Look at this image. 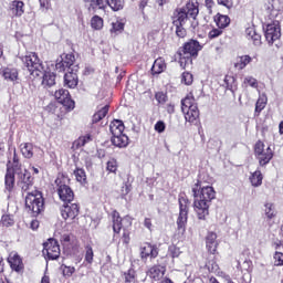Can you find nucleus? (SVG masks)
I'll list each match as a JSON object with an SVG mask.
<instances>
[{
  "instance_id": "1",
  "label": "nucleus",
  "mask_w": 283,
  "mask_h": 283,
  "mask_svg": "<svg viewBox=\"0 0 283 283\" xmlns=\"http://www.w3.org/2000/svg\"><path fill=\"white\" fill-rule=\"evenodd\" d=\"M202 50V45L198 40L190 39L188 42H185L181 48L177 51V56L179 59L180 66L182 70L187 67V63H191L193 56H198V52Z\"/></svg>"
},
{
  "instance_id": "2",
  "label": "nucleus",
  "mask_w": 283,
  "mask_h": 283,
  "mask_svg": "<svg viewBox=\"0 0 283 283\" xmlns=\"http://www.w3.org/2000/svg\"><path fill=\"white\" fill-rule=\"evenodd\" d=\"M181 112L187 123H198L200 119V109L198 108V103H196L193 92L188 93L181 99Z\"/></svg>"
},
{
  "instance_id": "3",
  "label": "nucleus",
  "mask_w": 283,
  "mask_h": 283,
  "mask_svg": "<svg viewBox=\"0 0 283 283\" xmlns=\"http://www.w3.org/2000/svg\"><path fill=\"white\" fill-rule=\"evenodd\" d=\"M111 218H112L114 238H116V235H120V231H123L119 242H122L125 249H129V244H132V231L123 227V222L125 219L120 217V212H118V210H114L111 213Z\"/></svg>"
},
{
  "instance_id": "4",
  "label": "nucleus",
  "mask_w": 283,
  "mask_h": 283,
  "mask_svg": "<svg viewBox=\"0 0 283 283\" xmlns=\"http://www.w3.org/2000/svg\"><path fill=\"white\" fill-rule=\"evenodd\" d=\"M25 207L31 211L32 216L36 218L39 213L45 209V199L43 198V192L39 191L36 188L25 196Z\"/></svg>"
},
{
  "instance_id": "5",
  "label": "nucleus",
  "mask_w": 283,
  "mask_h": 283,
  "mask_svg": "<svg viewBox=\"0 0 283 283\" xmlns=\"http://www.w3.org/2000/svg\"><path fill=\"white\" fill-rule=\"evenodd\" d=\"M22 63H24L30 76L33 78H41V76H43V70L45 67L36 52H29L24 57H22Z\"/></svg>"
},
{
  "instance_id": "6",
  "label": "nucleus",
  "mask_w": 283,
  "mask_h": 283,
  "mask_svg": "<svg viewBox=\"0 0 283 283\" xmlns=\"http://www.w3.org/2000/svg\"><path fill=\"white\" fill-rule=\"evenodd\" d=\"M179 216L177 218V229L179 233H185L187 231V222L189 220V206L191 201H189V197L182 193L179 195Z\"/></svg>"
},
{
  "instance_id": "7",
  "label": "nucleus",
  "mask_w": 283,
  "mask_h": 283,
  "mask_svg": "<svg viewBox=\"0 0 283 283\" xmlns=\"http://www.w3.org/2000/svg\"><path fill=\"white\" fill-rule=\"evenodd\" d=\"M264 147V142H262L261 139H259L253 147L254 156L259 161V167H266V165H269V163H271V160H273V157L275 156V153L273 151L271 146H268L266 148Z\"/></svg>"
},
{
  "instance_id": "8",
  "label": "nucleus",
  "mask_w": 283,
  "mask_h": 283,
  "mask_svg": "<svg viewBox=\"0 0 283 283\" xmlns=\"http://www.w3.org/2000/svg\"><path fill=\"white\" fill-rule=\"evenodd\" d=\"M192 196L193 198H199V200L211 205V201L216 200V189L211 186L202 187V182L198 180L192 186Z\"/></svg>"
},
{
  "instance_id": "9",
  "label": "nucleus",
  "mask_w": 283,
  "mask_h": 283,
  "mask_svg": "<svg viewBox=\"0 0 283 283\" xmlns=\"http://www.w3.org/2000/svg\"><path fill=\"white\" fill-rule=\"evenodd\" d=\"M42 253L45 260H59L61 258V245H59V241L56 239H48L43 243Z\"/></svg>"
},
{
  "instance_id": "10",
  "label": "nucleus",
  "mask_w": 283,
  "mask_h": 283,
  "mask_svg": "<svg viewBox=\"0 0 283 283\" xmlns=\"http://www.w3.org/2000/svg\"><path fill=\"white\" fill-rule=\"evenodd\" d=\"M55 185L57 187V196L64 205L74 202V190L69 185L64 184L61 178L55 179Z\"/></svg>"
},
{
  "instance_id": "11",
  "label": "nucleus",
  "mask_w": 283,
  "mask_h": 283,
  "mask_svg": "<svg viewBox=\"0 0 283 283\" xmlns=\"http://www.w3.org/2000/svg\"><path fill=\"white\" fill-rule=\"evenodd\" d=\"M54 97L60 103V105H63L65 108V112H72L74 107H76V103L74 99H72V95H70V91L65 88H60L55 91Z\"/></svg>"
},
{
  "instance_id": "12",
  "label": "nucleus",
  "mask_w": 283,
  "mask_h": 283,
  "mask_svg": "<svg viewBox=\"0 0 283 283\" xmlns=\"http://www.w3.org/2000/svg\"><path fill=\"white\" fill-rule=\"evenodd\" d=\"M76 62V56L73 53H64L61 55V60L56 61L55 70L57 72H71L74 70V63Z\"/></svg>"
},
{
  "instance_id": "13",
  "label": "nucleus",
  "mask_w": 283,
  "mask_h": 283,
  "mask_svg": "<svg viewBox=\"0 0 283 283\" xmlns=\"http://www.w3.org/2000/svg\"><path fill=\"white\" fill-rule=\"evenodd\" d=\"M265 41H268L269 45H273L275 41L282 36V31L280 29V21H272L265 28Z\"/></svg>"
},
{
  "instance_id": "14",
  "label": "nucleus",
  "mask_w": 283,
  "mask_h": 283,
  "mask_svg": "<svg viewBox=\"0 0 283 283\" xmlns=\"http://www.w3.org/2000/svg\"><path fill=\"white\" fill-rule=\"evenodd\" d=\"M193 198V211L198 220H207V218H209V207H211V203L202 201L198 197Z\"/></svg>"
},
{
  "instance_id": "15",
  "label": "nucleus",
  "mask_w": 283,
  "mask_h": 283,
  "mask_svg": "<svg viewBox=\"0 0 283 283\" xmlns=\"http://www.w3.org/2000/svg\"><path fill=\"white\" fill-rule=\"evenodd\" d=\"M78 213H81V206L78 203H64L61 208L63 220H76Z\"/></svg>"
},
{
  "instance_id": "16",
  "label": "nucleus",
  "mask_w": 283,
  "mask_h": 283,
  "mask_svg": "<svg viewBox=\"0 0 283 283\" xmlns=\"http://www.w3.org/2000/svg\"><path fill=\"white\" fill-rule=\"evenodd\" d=\"M7 262L11 269V271H13L14 273H23V271H25V264H23V258H21V255H19V253L14 252V253H10Z\"/></svg>"
},
{
  "instance_id": "17",
  "label": "nucleus",
  "mask_w": 283,
  "mask_h": 283,
  "mask_svg": "<svg viewBox=\"0 0 283 283\" xmlns=\"http://www.w3.org/2000/svg\"><path fill=\"white\" fill-rule=\"evenodd\" d=\"M158 245L146 242L140 247L139 255L142 260H156V258H158Z\"/></svg>"
},
{
  "instance_id": "18",
  "label": "nucleus",
  "mask_w": 283,
  "mask_h": 283,
  "mask_svg": "<svg viewBox=\"0 0 283 283\" xmlns=\"http://www.w3.org/2000/svg\"><path fill=\"white\" fill-rule=\"evenodd\" d=\"M22 193H32L34 191V178L30 176L28 170H24V174L20 177V181L18 182Z\"/></svg>"
},
{
  "instance_id": "19",
  "label": "nucleus",
  "mask_w": 283,
  "mask_h": 283,
  "mask_svg": "<svg viewBox=\"0 0 283 283\" xmlns=\"http://www.w3.org/2000/svg\"><path fill=\"white\" fill-rule=\"evenodd\" d=\"M218 234L216 232H208L206 235V249L210 255H218Z\"/></svg>"
},
{
  "instance_id": "20",
  "label": "nucleus",
  "mask_w": 283,
  "mask_h": 283,
  "mask_svg": "<svg viewBox=\"0 0 283 283\" xmlns=\"http://www.w3.org/2000/svg\"><path fill=\"white\" fill-rule=\"evenodd\" d=\"M0 75L8 83H19V70L17 67H10V66L1 67Z\"/></svg>"
},
{
  "instance_id": "21",
  "label": "nucleus",
  "mask_w": 283,
  "mask_h": 283,
  "mask_svg": "<svg viewBox=\"0 0 283 283\" xmlns=\"http://www.w3.org/2000/svg\"><path fill=\"white\" fill-rule=\"evenodd\" d=\"M165 273H167V265L161 264H155L147 271L148 277L155 282H160L165 277Z\"/></svg>"
},
{
  "instance_id": "22",
  "label": "nucleus",
  "mask_w": 283,
  "mask_h": 283,
  "mask_svg": "<svg viewBox=\"0 0 283 283\" xmlns=\"http://www.w3.org/2000/svg\"><path fill=\"white\" fill-rule=\"evenodd\" d=\"M64 87L69 90H76L78 87V74L76 70H71L64 74Z\"/></svg>"
},
{
  "instance_id": "23",
  "label": "nucleus",
  "mask_w": 283,
  "mask_h": 283,
  "mask_svg": "<svg viewBox=\"0 0 283 283\" xmlns=\"http://www.w3.org/2000/svg\"><path fill=\"white\" fill-rule=\"evenodd\" d=\"M199 6L198 1L193 2L189 0L185 7H181V10L186 12L188 19H197L198 14H200Z\"/></svg>"
},
{
  "instance_id": "24",
  "label": "nucleus",
  "mask_w": 283,
  "mask_h": 283,
  "mask_svg": "<svg viewBox=\"0 0 283 283\" xmlns=\"http://www.w3.org/2000/svg\"><path fill=\"white\" fill-rule=\"evenodd\" d=\"M189 17L187 15V12H185V9H175L172 14V25H185V23H187Z\"/></svg>"
},
{
  "instance_id": "25",
  "label": "nucleus",
  "mask_w": 283,
  "mask_h": 283,
  "mask_svg": "<svg viewBox=\"0 0 283 283\" xmlns=\"http://www.w3.org/2000/svg\"><path fill=\"white\" fill-rule=\"evenodd\" d=\"M41 78L43 87H54V85H56V73L52 71H45V69H43Z\"/></svg>"
},
{
  "instance_id": "26",
  "label": "nucleus",
  "mask_w": 283,
  "mask_h": 283,
  "mask_svg": "<svg viewBox=\"0 0 283 283\" xmlns=\"http://www.w3.org/2000/svg\"><path fill=\"white\" fill-rule=\"evenodd\" d=\"M165 70H167V62H165V57H157L153 63L150 73L153 76H158V74H163Z\"/></svg>"
},
{
  "instance_id": "27",
  "label": "nucleus",
  "mask_w": 283,
  "mask_h": 283,
  "mask_svg": "<svg viewBox=\"0 0 283 283\" xmlns=\"http://www.w3.org/2000/svg\"><path fill=\"white\" fill-rule=\"evenodd\" d=\"M111 143L112 145H114V147H118L119 149H123L127 147V145H129V137L124 133H122L120 135L112 136Z\"/></svg>"
},
{
  "instance_id": "28",
  "label": "nucleus",
  "mask_w": 283,
  "mask_h": 283,
  "mask_svg": "<svg viewBox=\"0 0 283 283\" xmlns=\"http://www.w3.org/2000/svg\"><path fill=\"white\" fill-rule=\"evenodd\" d=\"M213 21H214L217 28H220L221 30H226V28H229V25H231V18H229V15H224L222 13H217L213 17Z\"/></svg>"
},
{
  "instance_id": "29",
  "label": "nucleus",
  "mask_w": 283,
  "mask_h": 283,
  "mask_svg": "<svg viewBox=\"0 0 283 283\" xmlns=\"http://www.w3.org/2000/svg\"><path fill=\"white\" fill-rule=\"evenodd\" d=\"M109 132L112 136H120L125 132V124L120 119H114L111 122Z\"/></svg>"
},
{
  "instance_id": "30",
  "label": "nucleus",
  "mask_w": 283,
  "mask_h": 283,
  "mask_svg": "<svg viewBox=\"0 0 283 283\" xmlns=\"http://www.w3.org/2000/svg\"><path fill=\"white\" fill-rule=\"evenodd\" d=\"M25 3L21 0H13L10 10L14 17H23L25 14Z\"/></svg>"
},
{
  "instance_id": "31",
  "label": "nucleus",
  "mask_w": 283,
  "mask_h": 283,
  "mask_svg": "<svg viewBox=\"0 0 283 283\" xmlns=\"http://www.w3.org/2000/svg\"><path fill=\"white\" fill-rule=\"evenodd\" d=\"M248 41H252L253 45H262V35L253 28L245 30Z\"/></svg>"
},
{
  "instance_id": "32",
  "label": "nucleus",
  "mask_w": 283,
  "mask_h": 283,
  "mask_svg": "<svg viewBox=\"0 0 283 283\" xmlns=\"http://www.w3.org/2000/svg\"><path fill=\"white\" fill-rule=\"evenodd\" d=\"M253 62V57L251 55H241L238 56L235 62H234V67L239 71L244 70L247 65L251 64Z\"/></svg>"
},
{
  "instance_id": "33",
  "label": "nucleus",
  "mask_w": 283,
  "mask_h": 283,
  "mask_svg": "<svg viewBox=\"0 0 283 283\" xmlns=\"http://www.w3.org/2000/svg\"><path fill=\"white\" fill-rule=\"evenodd\" d=\"M15 185V176L12 174V170H7L4 175V187L9 193H12Z\"/></svg>"
},
{
  "instance_id": "34",
  "label": "nucleus",
  "mask_w": 283,
  "mask_h": 283,
  "mask_svg": "<svg viewBox=\"0 0 283 283\" xmlns=\"http://www.w3.org/2000/svg\"><path fill=\"white\" fill-rule=\"evenodd\" d=\"M249 180L252 185V187H262V181L264 180V175H262V171L259 170V168L251 172Z\"/></svg>"
},
{
  "instance_id": "35",
  "label": "nucleus",
  "mask_w": 283,
  "mask_h": 283,
  "mask_svg": "<svg viewBox=\"0 0 283 283\" xmlns=\"http://www.w3.org/2000/svg\"><path fill=\"white\" fill-rule=\"evenodd\" d=\"M109 114V105L103 106L101 109H98L92 117L93 125H96V123H101L105 116Z\"/></svg>"
},
{
  "instance_id": "36",
  "label": "nucleus",
  "mask_w": 283,
  "mask_h": 283,
  "mask_svg": "<svg viewBox=\"0 0 283 283\" xmlns=\"http://www.w3.org/2000/svg\"><path fill=\"white\" fill-rule=\"evenodd\" d=\"M73 175L75 177L76 182H80V185H87V174L85 172V169L76 167L73 171Z\"/></svg>"
},
{
  "instance_id": "37",
  "label": "nucleus",
  "mask_w": 283,
  "mask_h": 283,
  "mask_svg": "<svg viewBox=\"0 0 283 283\" xmlns=\"http://www.w3.org/2000/svg\"><path fill=\"white\" fill-rule=\"evenodd\" d=\"M21 154L30 159L34 157V145L32 143H24L21 145Z\"/></svg>"
},
{
  "instance_id": "38",
  "label": "nucleus",
  "mask_w": 283,
  "mask_h": 283,
  "mask_svg": "<svg viewBox=\"0 0 283 283\" xmlns=\"http://www.w3.org/2000/svg\"><path fill=\"white\" fill-rule=\"evenodd\" d=\"M106 3L113 12H120L125 8V0H106Z\"/></svg>"
},
{
  "instance_id": "39",
  "label": "nucleus",
  "mask_w": 283,
  "mask_h": 283,
  "mask_svg": "<svg viewBox=\"0 0 283 283\" xmlns=\"http://www.w3.org/2000/svg\"><path fill=\"white\" fill-rule=\"evenodd\" d=\"M224 84L227 90H230V92H235V90H238V80L233 75H226Z\"/></svg>"
},
{
  "instance_id": "40",
  "label": "nucleus",
  "mask_w": 283,
  "mask_h": 283,
  "mask_svg": "<svg viewBox=\"0 0 283 283\" xmlns=\"http://www.w3.org/2000/svg\"><path fill=\"white\" fill-rule=\"evenodd\" d=\"M111 34H114L115 36H118V34H123L125 32V23L122 21H115L112 22V28L109 30Z\"/></svg>"
},
{
  "instance_id": "41",
  "label": "nucleus",
  "mask_w": 283,
  "mask_h": 283,
  "mask_svg": "<svg viewBox=\"0 0 283 283\" xmlns=\"http://www.w3.org/2000/svg\"><path fill=\"white\" fill-rule=\"evenodd\" d=\"M105 25V20L101 15H93L91 18V28L92 30H103Z\"/></svg>"
},
{
  "instance_id": "42",
  "label": "nucleus",
  "mask_w": 283,
  "mask_h": 283,
  "mask_svg": "<svg viewBox=\"0 0 283 283\" xmlns=\"http://www.w3.org/2000/svg\"><path fill=\"white\" fill-rule=\"evenodd\" d=\"M87 143H92V135L87 134L78 137L74 143L75 149H81V147H85Z\"/></svg>"
},
{
  "instance_id": "43",
  "label": "nucleus",
  "mask_w": 283,
  "mask_h": 283,
  "mask_svg": "<svg viewBox=\"0 0 283 283\" xmlns=\"http://www.w3.org/2000/svg\"><path fill=\"white\" fill-rule=\"evenodd\" d=\"M125 283H138V279L136 277V270L133 268L128 269L127 272L123 273Z\"/></svg>"
},
{
  "instance_id": "44",
  "label": "nucleus",
  "mask_w": 283,
  "mask_h": 283,
  "mask_svg": "<svg viewBox=\"0 0 283 283\" xmlns=\"http://www.w3.org/2000/svg\"><path fill=\"white\" fill-rule=\"evenodd\" d=\"M10 170L12 171L13 176H15V174H17L18 176H20V178H21V176H23V174H25V172H23V166L21 165V163L12 164L10 166V161H8L7 171H10Z\"/></svg>"
},
{
  "instance_id": "45",
  "label": "nucleus",
  "mask_w": 283,
  "mask_h": 283,
  "mask_svg": "<svg viewBox=\"0 0 283 283\" xmlns=\"http://www.w3.org/2000/svg\"><path fill=\"white\" fill-rule=\"evenodd\" d=\"M264 107H266V97H264V96L259 97L255 103L254 114L256 116H260V114H262V111L264 109Z\"/></svg>"
},
{
  "instance_id": "46",
  "label": "nucleus",
  "mask_w": 283,
  "mask_h": 283,
  "mask_svg": "<svg viewBox=\"0 0 283 283\" xmlns=\"http://www.w3.org/2000/svg\"><path fill=\"white\" fill-rule=\"evenodd\" d=\"M265 216L268 218V220H273V218H275V216H277V212L275 211V207L273 206V203H265Z\"/></svg>"
},
{
  "instance_id": "47",
  "label": "nucleus",
  "mask_w": 283,
  "mask_h": 283,
  "mask_svg": "<svg viewBox=\"0 0 283 283\" xmlns=\"http://www.w3.org/2000/svg\"><path fill=\"white\" fill-rule=\"evenodd\" d=\"M242 86L243 87H253L254 90H258V80L253 76H247L243 80Z\"/></svg>"
},
{
  "instance_id": "48",
  "label": "nucleus",
  "mask_w": 283,
  "mask_h": 283,
  "mask_svg": "<svg viewBox=\"0 0 283 283\" xmlns=\"http://www.w3.org/2000/svg\"><path fill=\"white\" fill-rule=\"evenodd\" d=\"M62 274L64 277H72V275H74V273H76V268L74 266H67L65 264H62L60 266Z\"/></svg>"
},
{
  "instance_id": "49",
  "label": "nucleus",
  "mask_w": 283,
  "mask_h": 283,
  "mask_svg": "<svg viewBox=\"0 0 283 283\" xmlns=\"http://www.w3.org/2000/svg\"><path fill=\"white\" fill-rule=\"evenodd\" d=\"M85 262L87 264H92L94 262V249H92V245L90 244L85 245Z\"/></svg>"
},
{
  "instance_id": "50",
  "label": "nucleus",
  "mask_w": 283,
  "mask_h": 283,
  "mask_svg": "<svg viewBox=\"0 0 283 283\" xmlns=\"http://www.w3.org/2000/svg\"><path fill=\"white\" fill-rule=\"evenodd\" d=\"M106 170L108 174H116L118 171V161L116 159H111L106 164Z\"/></svg>"
},
{
  "instance_id": "51",
  "label": "nucleus",
  "mask_w": 283,
  "mask_h": 283,
  "mask_svg": "<svg viewBox=\"0 0 283 283\" xmlns=\"http://www.w3.org/2000/svg\"><path fill=\"white\" fill-rule=\"evenodd\" d=\"M223 33H224V29H220V27L213 28L212 30L209 31L208 39L210 40L218 39V36H222Z\"/></svg>"
},
{
  "instance_id": "52",
  "label": "nucleus",
  "mask_w": 283,
  "mask_h": 283,
  "mask_svg": "<svg viewBox=\"0 0 283 283\" xmlns=\"http://www.w3.org/2000/svg\"><path fill=\"white\" fill-rule=\"evenodd\" d=\"M2 227H14V218L11 214H3L1 217Z\"/></svg>"
},
{
  "instance_id": "53",
  "label": "nucleus",
  "mask_w": 283,
  "mask_h": 283,
  "mask_svg": "<svg viewBox=\"0 0 283 283\" xmlns=\"http://www.w3.org/2000/svg\"><path fill=\"white\" fill-rule=\"evenodd\" d=\"M175 34L178 36V39H185L187 36V29H185V25H175Z\"/></svg>"
},
{
  "instance_id": "54",
  "label": "nucleus",
  "mask_w": 283,
  "mask_h": 283,
  "mask_svg": "<svg viewBox=\"0 0 283 283\" xmlns=\"http://www.w3.org/2000/svg\"><path fill=\"white\" fill-rule=\"evenodd\" d=\"M181 83H184V85H191V83H193V74L184 72L181 74Z\"/></svg>"
},
{
  "instance_id": "55",
  "label": "nucleus",
  "mask_w": 283,
  "mask_h": 283,
  "mask_svg": "<svg viewBox=\"0 0 283 283\" xmlns=\"http://www.w3.org/2000/svg\"><path fill=\"white\" fill-rule=\"evenodd\" d=\"M180 248H178L177 245H170L168 248V255H170V258L176 259V258H180Z\"/></svg>"
},
{
  "instance_id": "56",
  "label": "nucleus",
  "mask_w": 283,
  "mask_h": 283,
  "mask_svg": "<svg viewBox=\"0 0 283 283\" xmlns=\"http://www.w3.org/2000/svg\"><path fill=\"white\" fill-rule=\"evenodd\" d=\"M274 266H283V253L275 252L274 255Z\"/></svg>"
},
{
  "instance_id": "57",
  "label": "nucleus",
  "mask_w": 283,
  "mask_h": 283,
  "mask_svg": "<svg viewBox=\"0 0 283 283\" xmlns=\"http://www.w3.org/2000/svg\"><path fill=\"white\" fill-rule=\"evenodd\" d=\"M155 98L160 105H165V103H167V94L164 92H157L155 94Z\"/></svg>"
},
{
  "instance_id": "58",
  "label": "nucleus",
  "mask_w": 283,
  "mask_h": 283,
  "mask_svg": "<svg viewBox=\"0 0 283 283\" xmlns=\"http://www.w3.org/2000/svg\"><path fill=\"white\" fill-rule=\"evenodd\" d=\"M218 6H223V8H228L231 10L233 8V0H217Z\"/></svg>"
},
{
  "instance_id": "59",
  "label": "nucleus",
  "mask_w": 283,
  "mask_h": 283,
  "mask_svg": "<svg viewBox=\"0 0 283 283\" xmlns=\"http://www.w3.org/2000/svg\"><path fill=\"white\" fill-rule=\"evenodd\" d=\"M166 128H167V126L165 125V122H163V120H158L155 124V132H158V134H163V132H165Z\"/></svg>"
},
{
  "instance_id": "60",
  "label": "nucleus",
  "mask_w": 283,
  "mask_h": 283,
  "mask_svg": "<svg viewBox=\"0 0 283 283\" xmlns=\"http://www.w3.org/2000/svg\"><path fill=\"white\" fill-rule=\"evenodd\" d=\"M98 10H107V0H96Z\"/></svg>"
},
{
  "instance_id": "61",
  "label": "nucleus",
  "mask_w": 283,
  "mask_h": 283,
  "mask_svg": "<svg viewBox=\"0 0 283 283\" xmlns=\"http://www.w3.org/2000/svg\"><path fill=\"white\" fill-rule=\"evenodd\" d=\"M88 10H92L93 12H96V10H98L97 0H91L90 1Z\"/></svg>"
},
{
  "instance_id": "62",
  "label": "nucleus",
  "mask_w": 283,
  "mask_h": 283,
  "mask_svg": "<svg viewBox=\"0 0 283 283\" xmlns=\"http://www.w3.org/2000/svg\"><path fill=\"white\" fill-rule=\"evenodd\" d=\"M205 6H206L207 10H209L211 12V10H213V6H216V1L214 0H205Z\"/></svg>"
},
{
  "instance_id": "63",
  "label": "nucleus",
  "mask_w": 283,
  "mask_h": 283,
  "mask_svg": "<svg viewBox=\"0 0 283 283\" xmlns=\"http://www.w3.org/2000/svg\"><path fill=\"white\" fill-rule=\"evenodd\" d=\"M72 238L70 237V234H63L61 237V243L64 245H67L71 242Z\"/></svg>"
},
{
  "instance_id": "64",
  "label": "nucleus",
  "mask_w": 283,
  "mask_h": 283,
  "mask_svg": "<svg viewBox=\"0 0 283 283\" xmlns=\"http://www.w3.org/2000/svg\"><path fill=\"white\" fill-rule=\"evenodd\" d=\"M129 191H132V185L125 184V185L122 187V193H123V196H127V193H129Z\"/></svg>"
}]
</instances>
